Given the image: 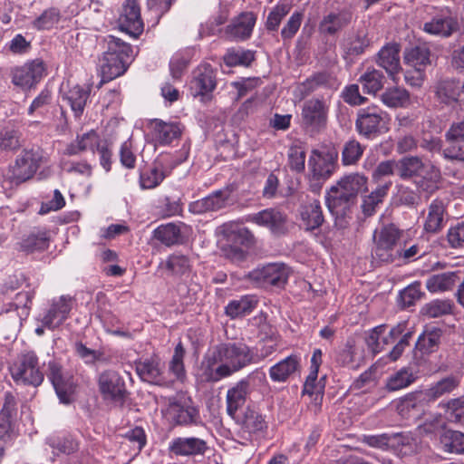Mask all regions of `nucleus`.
<instances>
[{"mask_svg": "<svg viewBox=\"0 0 464 464\" xmlns=\"http://www.w3.org/2000/svg\"><path fill=\"white\" fill-rule=\"evenodd\" d=\"M253 354L242 343H221L209 349L200 362V378L215 383L250 364Z\"/></svg>", "mask_w": 464, "mask_h": 464, "instance_id": "obj_1", "label": "nucleus"}, {"mask_svg": "<svg viewBox=\"0 0 464 464\" xmlns=\"http://www.w3.org/2000/svg\"><path fill=\"white\" fill-rule=\"evenodd\" d=\"M396 174L404 180L413 179L416 187L430 194L439 188L440 170L426 165L418 156H406L396 162Z\"/></svg>", "mask_w": 464, "mask_h": 464, "instance_id": "obj_2", "label": "nucleus"}, {"mask_svg": "<svg viewBox=\"0 0 464 464\" xmlns=\"http://www.w3.org/2000/svg\"><path fill=\"white\" fill-rule=\"evenodd\" d=\"M107 51L101 60L102 82H108L122 75L132 56V47L121 39L108 35L105 39Z\"/></svg>", "mask_w": 464, "mask_h": 464, "instance_id": "obj_3", "label": "nucleus"}, {"mask_svg": "<svg viewBox=\"0 0 464 464\" xmlns=\"http://www.w3.org/2000/svg\"><path fill=\"white\" fill-rule=\"evenodd\" d=\"M390 115L376 105L360 109L355 121L358 134L367 140H374L390 130Z\"/></svg>", "mask_w": 464, "mask_h": 464, "instance_id": "obj_4", "label": "nucleus"}, {"mask_svg": "<svg viewBox=\"0 0 464 464\" xmlns=\"http://www.w3.org/2000/svg\"><path fill=\"white\" fill-rule=\"evenodd\" d=\"M45 160L40 149L24 150L9 167V179L16 185L28 181Z\"/></svg>", "mask_w": 464, "mask_h": 464, "instance_id": "obj_5", "label": "nucleus"}, {"mask_svg": "<svg viewBox=\"0 0 464 464\" xmlns=\"http://www.w3.org/2000/svg\"><path fill=\"white\" fill-rule=\"evenodd\" d=\"M460 383V379L456 375L446 376L440 381L430 384L424 391L410 394L404 397L400 404V411L414 408L417 401H435L442 396L453 392Z\"/></svg>", "mask_w": 464, "mask_h": 464, "instance_id": "obj_6", "label": "nucleus"}, {"mask_svg": "<svg viewBox=\"0 0 464 464\" xmlns=\"http://www.w3.org/2000/svg\"><path fill=\"white\" fill-rule=\"evenodd\" d=\"M11 375L16 383L37 387L42 384L44 375L40 371L38 357L34 352L21 355L11 368Z\"/></svg>", "mask_w": 464, "mask_h": 464, "instance_id": "obj_7", "label": "nucleus"}, {"mask_svg": "<svg viewBox=\"0 0 464 464\" xmlns=\"http://www.w3.org/2000/svg\"><path fill=\"white\" fill-rule=\"evenodd\" d=\"M329 108V101L324 97L304 101L301 113L304 126L314 132L321 131L326 126Z\"/></svg>", "mask_w": 464, "mask_h": 464, "instance_id": "obj_8", "label": "nucleus"}, {"mask_svg": "<svg viewBox=\"0 0 464 464\" xmlns=\"http://www.w3.org/2000/svg\"><path fill=\"white\" fill-rule=\"evenodd\" d=\"M46 376L52 382L60 401L64 404L71 403L75 389L72 375L64 370L59 362L51 360L47 363Z\"/></svg>", "mask_w": 464, "mask_h": 464, "instance_id": "obj_9", "label": "nucleus"}, {"mask_svg": "<svg viewBox=\"0 0 464 464\" xmlns=\"http://www.w3.org/2000/svg\"><path fill=\"white\" fill-rule=\"evenodd\" d=\"M46 70L42 59L29 61L11 70L12 83L23 89H31L46 74Z\"/></svg>", "mask_w": 464, "mask_h": 464, "instance_id": "obj_10", "label": "nucleus"}, {"mask_svg": "<svg viewBox=\"0 0 464 464\" xmlns=\"http://www.w3.org/2000/svg\"><path fill=\"white\" fill-rule=\"evenodd\" d=\"M99 391L105 401L122 405L127 390L121 376L113 370H105L98 377Z\"/></svg>", "mask_w": 464, "mask_h": 464, "instance_id": "obj_11", "label": "nucleus"}, {"mask_svg": "<svg viewBox=\"0 0 464 464\" xmlns=\"http://www.w3.org/2000/svg\"><path fill=\"white\" fill-rule=\"evenodd\" d=\"M235 189L234 185L226 186L201 199L191 202L188 205V210L193 214L201 215L223 209L230 205L231 195Z\"/></svg>", "mask_w": 464, "mask_h": 464, "instance_id": "obj_12", "label": "nucleus"}, {"mask_svg": "<svg viewBox=\"0 0 464 464\" xmlns=\"http://www.w3.org/2000/svg\"><path fill=\"white\" fill-rule=\"evenodd\" d=\"M421 28L428 34L449 38L460 31V24L457 16L449 13H441L425 22Z\"/></svg>", "mask_w": 464, "mask_h": 464, "instance_id": "obj_13", "label": "nucleus"}, {"mask_svg": "<svg viewBox=\"0 0 464 464\" xmlns=\"http://www.w3.org/2000/svg\"><path fill=\"white\" fill-rule=\"evenodd\" d=\"M337 154L329 151H312L308 160V167L313 179L318 181L328 179L335 171Z\"/></svg>", "mask_w": 464, "mask_h": 464, "instance_id": "obj_14", "label": "nucleus"}, {"mask_svg": "<svg viewBox=\"0 0 464 464\" xmlns=\"http://www.w3.org/2000/svg\"><path fill=\"white\" fill-rule=\"evenodd\" d=\"M136 372L141 381L150 384L170 387L174 381L164 375L163 366L157 359H146L135 362Z\"/></svg>", "mask_w": 464, "mask_h": 464, "instance_id": "obj_15", "label": "nucleus"}, {"mask_svg": "<svg viewBox=\"0 0 464 464\" xmlns=\"http://www.w3.org/2000/svg\"><path fill=\"white\" fill-rule=\"evenodd\" d=\"M119 27L133 37H138L144 28L140 8L136 0H126L119 17Z\"/></svg>", "mask_w": 464, "mask_h": 464, "instance_id": "obj_16", "label": "nucleus"}, {"mask_svg": "<svg viewBox=\"0 0 464 464\" xmlns=\"http://www.w3.org/2000/svg\"><path fill=\"white\" fill-rule=\"evenodd\" d=\"M192 94L206 97L210 94L217 86L216 72L210 64H201L193 71V77L190 81Z\"/></svg>", "mask_w": 464, "mask_h": 464, "instance_id": "obj_17", "label": "nucleus"}, {"mask_svg": "<svg viewBox=\"0 0 464 464\" xmlns=\"http://www.w3.org/2000/svg\"><path fill=\"white\" fill-rule=\"evenodd\" d=\"M404 60L407 64L415 69L418 73L417 82H410V72L405 74V81L411 86H420L423 81L422 72L430 64V51L424 45H419L408 49L404 53Z\"/></svg>", "mask_w": 464, "mask_h": 464, "instance_id": "obj_18", "label": "nucleus"}, {"mask_svg": "<svg viewBox=\"0 0 464 464\" xmlns=\"http://www.w3.org/2000/svg\"><path fill=\"white\" fill-rule=\"evenodd\" d=\"M325 201L329 211L333 215L344 217L357 200L336 183L328 190Z\"/></svg>", "mask_w": 464, "mask_h": 464, "instance_id": "obj_19", "label": "nucleus"}, {"mask_svg": "<svg viewBox=\"0 0 464 464\" xmlns=\"http://www.w3.org/2000/svg\"><path fill=\"white\" fill-rule=\"evenodd\" d=\"M189 401L178 400L169 403L168 412L172 421L180 426L197 425L200 422L198 410Z\"/></svg>", "mask_w": 464, "mask_h": 464, "instance_id": "obj_20", "label": "nucleus"}, {"mask_svg": "<svg viewBox=\"0 0 464 464\" xmlns=\"http://www.w3.org/2000/svg\"><path fill=\"white\" fill-rule=\"evenodd\" d=\"M72 300L69 295H62L58 300H54L42 319L43 324L49 329L59 327L72 310Z\"/></svg>", "mask_w": 464, "mask_h": 464, "instance_id": "obj_21", "label": "nucleus"}, {"mask_svg": "<svg viewBox=\"0 0 464 464\" xmlns=\"http://www.w3.org/2000/svg\"><path fill=\"white\" fill-rule=\"evenodd\" d=\"M256 16L251 12H244L235 17L226 27V35L234 41L247 39L253 31Z\"/></svg>", "mask_w": 464, "mask_h": 464, "instance_id": "obj_22", "label": "nucleus"}, {"mask_svg": "<svg viewBox=\"0 0 464 464\" xmlns=\"http://www.w3.org/2000/svg\"><path fill=\"white\" fill-rule=\"evenodd\" d=\"M169 450L177 456L203 455L208 450L204 440L195 437L176 438L169 444Z\"/></svg>", "mask_w": 464, "mask_h": 464, "instance_id": "obj_23", "label": "nucleus"}, {"mask_svg": "<svg viewBox=\"0 0 464 464\" xmlns=\"http://www.w3.org/2000/svg\"><path fill=\"white\" fill-rule=\"evenodd\" d=\"M399 53L400 44L396 43L386 44L378 53L377 64L383 68L393 81L401 70Z\"/></svg>", "mask_w": 464, "mask_h": 464, "instance_id": "obj_24", "label": "nucleus"}, {"mask_svg": "<svg viewBox=\"0 0 464 464\" xmlns=\"http://www.w3.org/2000/svg\"><path fill=\"white\" fill-rule=\"evenodd\" d=\"M288 268L284 264L269 263L263 266V289H281L288 279Z\"/></svg>", "mask_w": 464, "mask_h": 464, "instance_id": "obj_25", "label": "nucleus"}, {"mask_svg": "<svg viewBox=\"0 0 464 464\" xmlns=\"http://www.w3.org/2000/svg\"><path fill=\"white\" fill-rule=\"evenodd\" d=\"M301 358L298 355L291 354L281 360L269 370L270 377L275 382H285L300 370Z\"/></svg>", "mask_w": 464, "mask_h": 464, "instance_id": "obj_26", "label": "nucleus"}, {"mask_svg": "<svg viewBox=\"0 0 464 464\" xmlns=\"http://www.w3.org/2000/svg\"><path fill=\"white\" fill-rule=\"evenodd\" d=\"M300 216L306 230H314L321 227L324 218L320 202L314 199L301 207Z\"/></svg>", "mask_w": 464, "mask_h": 464, "instance_id": "obj_27", "label": "nucleus"}, {"mask_svg": "<svg viewBox=\"0 0 464 464\" xmlns=\"http://www.w3.org/2000/svg\"><path fill=\"white\" fill-rule=\"evenodd\" d=\"M248 382L242 380L227 391V412L232 419H236L237 411L245 404L248 393Z\"/></svg>", "mask_w": 464, "mask_h": 464, "instance_id": "obj_28", "label": "nucleus"}, {"mask_svg": "<svg viewBox=\"0 0 464 464\" xmlns=\"http://www.w3.org/2000/svg\"><path fill=\"white\" fill-rule=\"evenodd\" d=\"M336 80L329 73L320 72L306 79L300 87V91L304 96L316 92L320 89L329 90L331 92L337 89Z\"/></svg>", "mask_w": 464, "mask_h": 464, "instance_id": "obj_29", "label": "nucleus"}, {"mask_svg": "<svg viewBox=\"0 0 464 464\" xmlns=\"http://www.w3.org/2000/svg\"><path fill=\"white\" fill-rule=\"evenodd\" d=\"M445 205L440 199H434L428 207V214L424 222V229L428 233H438L443 228Z\"/></svg>", "mask_w": 464, "mask_h": 464, "instance_id": "obj_30", "label": "nucleus"}, {"mask_svg": "<svg viewBox=\"0 0 464 464\" xmlns=\"http://www.w3.org/2000/svg\"><path fill=\"white\" fill-rule=\"evenodd\" d=\"M259 297L256 295H246L238 300H232L226 306V314L231 318L249 314L258 304Z\"/></svg>", "mask_w": 464, "mask_h": 464, "instance_id": "obj_31", "label": "nucleus"}, {"mask_svg": "<svg viewBox=\"0 0 464 464\" xmlns=\"http://www.w3.org/2000/svg\"><path fill=\"white\" fill-rule=\"evenodd\" d=\"M440 447L446 453L464 454V433L453 430H443L440 435Z\"/></svg>", "mask_w": 464, "mask_h": 464, "instance_id": "obj_32", "label": "nucleus"}, {"mask_svg": "<svg viewBox=\"0 0 464 464\" xmlns=\"http://www.w3.org/2000/svg\"><path fill=\"white\" fill-rule=\"evenodd\" d=\"M263 227H266L274 236L286 233V216L276 208L263 210Z\"/></svg>", "mask_w": 464, "mask_h": 464, "instance_id": "obj_33", "label": "nucleus"}, {"mask_svg": "<svg viewBox=\"0 0 464 464\" xmlns=\"http://www.w3.org/2000/svg\"><path fill=\"white\" fill-rule=\"evenodd\" d=\"M89 96V89H84L80 85H75L68 92H64L63 100L70 105L75 117H80L83 112Z\"/></svg>", "mask_w": 464, "mask_h": 464, "instance_id": "obj_34", "label": "nucleus"}, {"mask_svg": "<svg viewBox=\"0 0 464 464\" xmlns=\"http://www.w3.org/2000/svg\"><path fill=\"white\" fill-rule=\"evenodd\" d=\"M49 241L50 237L46 231H32L18 243V249L26 253L44 251L48 248Z\"/></svg>", "mask_w": 464, "mask_h": 464, "instance_id": "obj_35", "label": "nucleus"}, {"mask_svg": "<svg viewBox=\"0 0 464 464\" xmlns=\"http://www.w3.org/2000/svg\"><path fill=\"white\" fill-rule=\"evenodd\" d=\"M152 123L154 124V130L158 141L162 145L171 143L174 140L181 135V129L179 123L165 122L162 120L155 119Z\"/></svg>", "mask_w": 464, "mask_h": 464, "instance_id": "obj_36", "label": "nucleus"}, {"mask_svg": "<svg viewBox=\"0 0 464 464\" xmlns=\"http://www.w3.org/2000/svg\"><path fill=\"white\" fill-rule=\"evenodd\" d=\"M352 20V14L348 12L330 13L320 23V30L328 34H334L347 26Z\"/></svg>", "mask_w": 464, "mask_h": 464, "instance_id": "obj_37", "label": "nucleus"}, {"mask_svg": "<svg viewBox=\"0 0 464 464\" xmlns=\"http://www.w3.org/2000/svg\"><path fill=\"white\" fill-rule=\"evenodd\" d=\"M154 237L167 246L179 245L183 242L179 226L168 223L158 227L153 232Z\"/></svg>", "mask_w": 464, "mask_h": 464, "instance_id": "obj_38", "label": "nucleus"}, {"mask_svg": "<svg viewBox=\"0 0 464 464\" xmlns=\"http://www.w3.org/2000/svg\"><path fill=\"white\" fill-rule=\"evenodd\" d=\"M404 330L405 324H399L392 327L388 334L392 342H395L399 337H401L399 342L394 345L392 350L388 354L390 360L392 362L398 360L401 356L405 348L409 346V342L412 336V334L411 332L403 334Z\"/></svg>", "mask_w": 464, "mask_h": 464, "instance_id": "obj_39", "label": "nucleus"}, {"mask_svg": "<svg viewBox=\"0 0 464 464\" xmlns=\"http://www.w3.org/2000/svg\"><path fill=\"white\" fill-rule=\"evenodd\" d=\"M380 99L389 108L405 107L410 102V93L402 87H389L381 94Z\"/></svg>", "mask_w": 464, "mask_h": 464, "instance_id": "obj_40", "label": "nucleus"}, {"mask_svg": "<svg viewBox=\"0 0 464 464\" xmlns=\"http://www.w3.org/2000/svg\"><path fill=\"white\" fill-rule=\"evenodd\" d=\"M458 281V273H441L430 276L426 281V287L431 293L443 292L450 290Z\"/></svg>", "mask_w": 464, "mask_h": 464, "instance_id": "obj_41", "label": "nucleus"}, {"mask_svg": "<svg viewBox=\"0 0 464 464\" xmlns=\"http://www.w3.org/2000/svg\"><path fill=\"white\" fill-rule=\"evenodd\" d=\"M368 179L360 173H351L343 177L337 183L356 200L360 193L367 190Z\"/></svg>", "mask_w": 464, "mask_h": 464, "instance_id": "obj_42", "label": "nucleus"}, {"mask_svg": "<svg viewBox=\"0 0 464 464\" xmlns=\"http://www.w3.org/2000/svg\"><path fill=\"white\" fill-rule=\"evenodd\" d=\"M385 77L382 72L376 69H369L362 74L358 82L367 94H376L383 87Z\"/></svg>", "mask_w": 464, "mask_h": 464, "instance_id": "obj_43", "label": "nucleus"}, {"mask_svg": "<svg viewBox=\"0 0 464 464\" xmlns=\"http://www.w3.org/2000/svg\"><path fill=\"white\" fill-rule=\"evenodd\" d=\"M439 407L444 411L449 421L464 423V395L447 401H441Z\"/></svg>", "mask_w": 464, "mask_h": 464, "instance_id": "obj_44", "label": "nucleus"}, {"mask_svg": "<svg viewBox=\"0 0 464 464\" xmlns=\"http://www.w3.org/2000/svg\"><path fill=\"white\" fill-rule=\"evenodd\" d=\"M186 350L181 342H179L175 349L172 358L169 363V372L175 376V380L183 382L186 379V370L184 365V357Z\"/></svg>", "mask_w": 464, "mask_h": 464, "instance_id": "obj_45", "label": "nucleus"}, {"mask_svg": "<svg viewBox=\"0 0 464 464\" xmlns=\"http://www.w3.org/2000/svg\"><path fill=\"white\" fill-rule=\"evenodd\" d=\"M389 187V184L379 186L371 194L365 196L362 198V203L361 207L365 216L370 217L375 213L376 208L380 203L382 202L383 198L387 195Z\"/></svg>", "mask_w": 464, "mask_h": 464, "instance_id": "obj_46", "label": "nucleus"}, {"mask_svg": "<svg viewBox=\"0 0 464 464\" xmlns=\"http://www.w3.org/2000/svg\"><path fill=\"white\" fill-rule=\"evenodd\" d=\"M441 337V331L438 328L425 331L420 334L416 343V348L424 353L436 351Z\"/></svg>", "mask_w": 464, "mask_h": 464, "instance_id": "obj_47", "label": "nucleus"}, {"mask_svg": "<svg viewBox=\"0 0 464 464\" xmlns=\"http://www.w3.org/2000/svg\"><path fill=\"white\" fill-rule=\"evenodd\" d=\"M364 147L355 139L347 140L342 150V163L344 166L356 164L362 158Z\"/></svg>", "mask_w": 464, "mask_h": 464, "instance_id": "obj_48", "label": "nucleus"}, {"mask_svg": "<svg viewBox=\"0 0 464 464\" xmlns=\"http://www.w3.org/2000/svg\"><path fill=\"white\" fill-rule=\"evenodd\" d=\"M47 444L53 450L63 454H72L78 450V441L70 434L49 437Z\"/></svg>", "mask_w": 464, "mask_h": 464, "instance_id": "obj_49", "label": "nucleus"}, {"mask_svg": "<svg viewBox=\"0 0 464 464\" xmlns=\"http://www.w3.org/2000/svg\"><path fill=\"white\" fill-rule=\"evenodd\" d=\"M223 59L226 65L229 67L248 66L254 61V53L241 48H232L227 50Z\"/></svg>", "mask_w": 464, "mask_h": 464, "instance_id": "obj_50", "label": "nucleus"}, {"mask_svg": "<svg viewBox=\"0 0 464 464\" xmlns=\"http://www.w3.org/2000/svg\"><path fill=\"white\" fill-rule=\"evenodd\" d=\"M399 247L387 245L382 242H374L372 255L375 260L380 263H392L397 261L400 256Z\"/></svg>", "mask_w": 464, "mask_h": 464, "instance_id": "obj_51", "label": "nucleus"}, {"mask_svg": "<svg viewBox=\"0 0 464 464\" xmlns=\"http://www.w3.org/2000/svg\"><path fill=\"white\" fill-rule=\"evenodd\" d=\"M414 380L412 372L406 368H402L388 378L386 388L390 392L399 391L408 387Z\"/></svg>", "mask_w": 464, "mask_h": 464, "instance_id": "obj_52", "label": "nucleus"}, {"mask_svg": "<svg viewBox=\"0 0 464 464\" xmlns=\"http://www.w3.org/2000/svg\"><path fill=\"white\" fill-rule=\"evenodd\" d=\"M401 235L400 229L395 225L390 224L382 227L378 233L375 232L373 238L374 242H382L399 247L401 244Z\"/></svg>", "mask_w": 464, "mask_h": 464, "instance_id": "obj_53", "label": "nucleus"}, {"mask_svg": "<svg viewBox=\"0 0 464 464\" xmlns=\"http://www.w3.org/2000/svg\"><path fill=\"white\" fill-rule=\"evenodd\" d=\"M452 311V304L450 300L436 299L426 304L421 313L429 318H437L450 314Z\"/></svg>", "mask_w": 464, "mask_h": 464, "instance_id": "obj_54", "label": "nucleus"}, {"mask_svg": "<svg viewBox=\"0 0 464 464\" xmlns=\"http://www.w3.org/2000/svg\"><path fill=\"white\" fill-rule=\"evenodd\" d=\"M21 133L10 128H4L0 130V150L15 151L21 147Z\"/></svg>", "mask_w": 464, "mask_h": 464, "instance_id": "obj_55", "label": "nucleus"}, {"mask_svg": "<svg viewBox=\"0 0 464 464\" xmlns=\"http://www.w3.org/2000/svg\"><path fill=\"white\" fill-rule=\"evenodd\" d=\"M61 18L60 10L51 7L44 10L34 22L33 26L37 30H49L53 28Z\"/></svg>", "mask_w": 464, "mask_h": 464, "instance_id": "obj_56", "label": "nucleus"}, {"mask_svg": "<svg viewBox=\"0 0 464 464\" xmlns=\"http://www.w3.org/2000/svg\"><path fill=\"white\" fill-rule=\"evenodd\" d=\"M165 173L158 166H154L140 175V186L142 189H151L158 187L165 179Z\"/></svg>", "mask_w": 464, "mask_h": 464, "instance_id": "obj_57", "label": "nucleus"}, {"mask_svg": "<svg viewBox=\"0 0 464 464\" xmlns=\"http://www.w3.org/2000/svg\"><path fill=\"white\" fill-rule=\"evenodd\" d=\"M421 295L420 284L416 282L400 292L398 302L402 308H408L414 305Z\"/></svg>", "mask_w": 464, "mask_h": 464, "instance_id": "obj_58", "label": "nucleus"}, {"mask_svg": "<svg viewBox=\"0 0 464 464\" xmlns=\"http://www.w3.org/2000/svg\"><path fill=\"white\" fill-rule=\"evenodd\" d=\"M255 242L253 234L246 227L233 230L227 235V243L248 250Z\"/></svg>", "mask_w": 464, "mask_h": 464, "instance_id": "obj_59", "label": "nucleus"}, {"mask_svg": "<svg viewBox=\"0 0 464 464\" xmlns=\"http://www.w3.org/2000/svg\"><path fill=\"white\" fill-rule=\"evenodd\" d=\"M436 95L441 102L450 104L458 100L459 93L453 82L443 81L437 85Z\"/></svg>", "mask_w": 464, "mask_h": 464, "instance_id": "obj_60", "label": "nucleus"}, {"mask_svg": "<svg viewBox=\"0 0 464 464\" xmlns=\"http://www.w3.org/2000/svg\"><path fill=\"white\" fill-rule=\"evenodd\" d=\"M400 256L397 261L411 262L425 254L423 248L418 243L404 241L399 246Z\"/></svg>", "mask_w": 464, "mask_h": 464, "instance_id": "obj_61", "label": "nucleus"}, {"mask_svg": "<svg viewBox=\"0 0 464 464\" xmlns=\"http://www.w3.org/2000/svg\"><path fill=\"white\" fill-rule=\"evenodd\" d=\"M166 266L173 274L182 276L189 271L190 262L184 255L173 254L168 258Z\"/></svg>", "mask_w": 464, "mask_h": 464, "instance_id": "obj_62", "label": "nucleus"}, {"mask_svg": "<svg viewBox=\"0 0 464 464\" xmlns=\"http://www.w3.org/2000/svg\"><path fill=\"white\" fill-rule=\"evenodd\" d=\"M305 152L299 146H292L288 150V164L292 170L301 172L304 169Z\"/></svg>", "mask_w": 464, "mask_h": 464, "instance_id": "obj_63", "label": "nucleus"}, {"mask_svg": "<svg viewBox=\"0 0 464 464\" xmlns=\"http://www.w3.org/2000/svg\"><path fill=\"white\" fill-rule=\"evenodd\" d=\"M385 329H386V326L384 324L378 325V326L372 328L368 333V334L365 338V342H366L368 348L373 353H378L383 349V346L381 343V337L383 335Z\"/></svg>", "mask_w": 464, "mask_h": 464, "instance_id": "obj_64", "label": "nucleus"}]
</instances>
